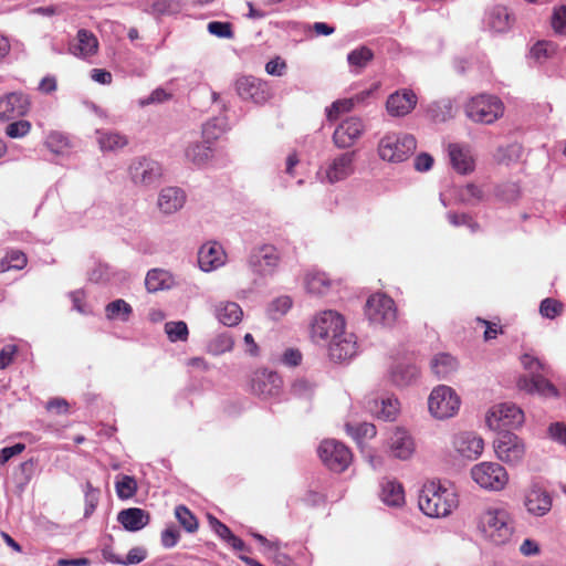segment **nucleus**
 Listing matches in <instances>:
<instances>
[{
  "instance_id": "obj_31",
  "label": "nucleus",
  "mask_w": 566,
  "mask_h": 566,
  "mask_svg": "<svg viewBox=\"0 0 566 566\" xmlns=\"http://www.w3.org/2000/svg\"><path fill=\"white\" fill-rule=\"evenodd\" d=\"M185 200V192L180 188L167 187L159 193L158 207L164 213L170 214L182 208Z\"/></svg>"
},
{
  "instance_id": "obj_36",
  "label": "nucleus",
  "mask_w": 566,
  "mask_h": 566,
  "mask_svg": "<svg viewBox=\"0 0 566 566\" xmlns=\"http://www.w3.org/2000/svg\"><path fill=\"white\" fill-rule=\"evenodd\" d=\"M430 367L438 378H447L457 370L458 361L450 354L440 353L433 356Z\"/></svg>"
},
{
  "instance_id": "obj_52",
  "label": "nucleus",
  "mask_w": 566,
  "mask_h": 566,
  "mask_svg": "<svg viewBox=\"0 0 566 566\" xmlns=\"http://www.w3.org/2000/svg\"><path fill=\"white\" fill-rule=\"evenodd\" d=\"M292 298L290 296H280L273 300L269 305V315L273 319H279L281 316L287 313L292 307Z\"/></svg>"
},
{
  "instance_id": "obj_61",
  "label": "nucleus",
  "mask_w": 566,
  "mask_h": 566,
  "mask_svg": "<svg viewBox=\"0 0 566 566\" xmlns=\"http://www.w3.org/2000/svg\"><path fill=\"white\" fill-rule=\"evenodd\" d=\"M147 557V551L144 547H133L125 558L120 557L119 565L129 566L142 563Z\"/></svg>"
},
{
  "instance_id": "obj_17",
  "label": "nucleus",
  "mask_w": 566,
  "mask_h": 566,
  "mask_svg": "<svg viewBox=\"0 0 566 566\" xmlns=\"http://www.w3.org/2000/svg\"><path fill=\"white\" fill-rule=\"evenodd\" d=\"M497 458L509 464H517L525 454V447L522 440L510 432L501 434L494 443Z\"/></svg>"
},
{
  "instance_id": "obj_55",
  "label": "nucleus",
  "mask_w": 566,
  "mask_h": 566,
  "mask_svg": "<svg viewBox=\"0 0 566 566\" xmlns=\"http://www.w3.org/2000/svg\"><path fill=\"white\" fill-rule=\"evenodd\" d=\"M137 490L136 481L129 475H124L119 481L116 482V492L119 499L132 497Z\"/></svg>"
},
{
  "instance_id": "obj_8",
  "label": "nucleus",
  "mask_w": 566,
  "mask_h": 566,
  "mask_svg": "<svg viewBox=\"0 0 566 566\" xmlns=\"http://www.w3.org/2000/svg\"><path fill=\"white\" fill-rule=\"evenodd\" d=\"M430 413L437 419L453 417L460 408V398L455 391L446 385L436 387L428 399Z\"/></svg>"
},
{
  "instance_id": "obj_40",
  "label": "nucleus",
  "mask_w": 566,
  "mask_h": 566,
  "mask_svg": "<svg viewBox=\"0 0 566 566\" xmlns=\"http://www.w3.org/2000/svg\"><path fill=\"white\" fill-rule=\"evenodd\" d=\"M370 95L369 91L361 92L354 98L338 99L332 103L326 109V116L328 120H336L342 113L350 112L355 105V102H361Z\"/></svg>"
},
{
  "instance_id": "obj_16",
  "label": "nucleus",
  "mask_w": 566,
  "mask_h": 566,
  "mask_svg": "<svg viewBox=\"0 0 566 566\" xmlns=\"http://www.w3.org/2000/svg\"><path fill=\"white\" fill-rule=\"evenodd\" d=\"M282 378L276 371L259 369L251 379L253 394L266 399L277 397L282 390Z\"/></svg>"
},
{
  "instance_id": "obj_15",
  "label": "nucleus",
  "mask_w": 566,
  "mask_h": 566,
  "mask_svg": "<svg viewBox=\"0 0 566 566\" xmlns=\"http://www.w3.org/2000/svg\"><path fill=\"white\" fill-rule=\"evenodd\" d=\"M235 90L243 101H251L259 105L264 104L271 97L268 84L251 75L238 78Z\"/></svg>"
},
{
  "instance_id": "obj_7",
  "label": "nucleus",
  "mask_w": 566,
  "mask_h": 566,
  "mask_svg": "<svg viewBox=\"0 0 566 566\" xmlns=\"http://www.w3.org/2000/svg\"><path fill=\"white\" fill-rule=\"evenodd\" d=\"M485 421L492 430L518 428L524 422V412L515 403L503 402L488 411Z\"/></svg>"
},
{
  "instance_id": "obj_12",
  "label": "nucleus",
  "mask_w": 566,
  "mask_h": 566,
  "mask_svg": "<svg viewBox=\"0 0 566 566\" xmlns=\"http://www.w3.org/2000/svg\"><path fill=\"white\" fill-rule=\"evenodd\" d=\"M281 262L280 251L272 244H262L251 250L248 264L259 275H272Z\"/></svg>"
},
{
  "instance_id": "obj_1",
  "label": "nucleus",
  "mask_w": 566,
  "mask_h": 566,
  "mask_svg": "<svg viewBox=\"0 0 566 566\" xmlns=\"http://www.w3.org/2000/svg\"><path fill=\"white\" fill-rule=\"evenodd\" d=\"M521 363L528 375L521 376L517 379L518 389L544 398H556L559 396L558 389L547 379V377L553 375L551 366L531 354H524L521 357Z\"/></svg>"
},
{
  "instance_id": "obj_33",
  "label": "nucleus",
  "mask_w": 566,
  "mask_h": 566,
  "mask_svg": "<svg viewBox=\"0 0 566 566\" xmlns=\"http://www.w3.org/2000/svg\"><path fill=\"white\" fill-rule=\"evenodd\" d=\"M426 114L434 123H444L454 116L453 103L448 97L430 102L426 106Z\"/></svg>"
},
{
  "instance_id": "obj_37",
  "label": "nucleus",
  "mask_w": 566,
  "mask_h": 566,
  "mask_svg": "<svg viewBox=\"0 0 566 566\" xmlns=\"http://www.w3.org/2000/svg\"><path fill=\"white\" fill-rule=\"evenodd\" d=\"M381 500L389 506H400L405 502L402 485L395 480H386L381 483Z\"/></svg>"
},
{
  "instance_id": "obj_6",
  "label": "nucleus",
  "mask_w": 566,
  "mask_h": 566,
  "mask_svg": "<svg viewBox=\"0 0 566 566\" xmlns=\"http://www.w3.org/2000/svg\"><path fill=\"white\" fill-rule=\"evenodd\" d=\"M471 478L480 488L489 491H501L509 482L505 468L496 462H481L473 465Z\"/></svg>"
},
{
  "instance_id": "obj_44",
  "label": "nucleus",
  "mask_w": 566,
  "mask_h": 566,
  "mask_svg": "<svg viewBox=\"0 0 566 566\" xmlns=\"http://www.w3.org/2000/svg\"><path fill=\"white\" fill-rule=\"evenodd\" d=\"M373 57V51L368 46L361 45L347 54V62L350 67H354L356 71H358L366 67Z\"/></svg>"
},
{
  "instance_id": "obj_54",
  "label": "nucleus",
  "mask_w": 566,
  "mask_h": 566,
  "mask_svg": "<svg viewBox=\"0 0 566 566\" xmlns=\"http://www.w3.org/2000/svg\"><path fill=\"white\" fill-rule=\"evenodd\" d=\"M563 304L552 297L544 298L539 305V313L543 317L554 319L560 314Z\"/></svg>"
},
{
  "instance_id": "obj_18",
  "label": "nucleus",
  "mask_w": 566,
  "mask_h": 566,
  "mask_svg": "<svg viewBox=\"0 0 566 566\" xmlns=\"http://www.w3.org/2000/svg\"><path fill=\"white\" fill-rule=\"evenodd\" d=\"M452 446L463 459L475 460L483 452L484 441L472 431H462L453 436Z\"/></svg>"
},
{
  "instance_id": "obj_26",
  "label": "nucleus",
  "mask_w": 566,
  "mask_h": 566,
  "mask_svg": "<svg viewBox=\"0 0 566 566\" xmlns=\"http://www.w3.org/2000/svg\"><path fill=\"white\" fill-rule=\"evenodd\" d=\"M388 446L392 457L407 460L415 451L411 436L402 428H395L388 438Z\"/></svg>"
},
{
  "instance_id": "obj_62",
  "label": "nucleus",
  "mask_w": 566,
  "mask_h": 566,
  "mask_svg": "<svg viewBox=\"0 0 566 566\" xmlns=\"http://www.w3.org/2000/svg\"><path fill=\"white\" fill-rule=\"evenodd\" d=\"M211 347L214 354L230 352L233 347V339L228 334H221L213 340Z\"/></svg>"
},
{
  "instance_id": "obj_41",
  "label": "nucleus",
  "mask_w": 566,
  "mask_h": 566,
  "mask_svg": "<svg viewBox=\"0 0 566 566\" xmlns=\"http://www.w3.org/2000/svg\"><path fill=\"white\" fill-rule=\"evenodd\" d=\"M229 128L226 116H217L206 122L202 126V135L206 143L218 139Z\"/></svg>"
},
{
  "instance_id": "obj_43",
  "label": "nucleus",
  "mask_w": 566,
  "mask_h": 566,
  "mask_svg": "<svg viewBox=\"0 0 566 566\" xmlns=\"http://www.w3.org/2000/svg\"><path fill=\"white\" fill-rule=\"evenodd\" d=\"M207 143H193L186 149V158L196 166L205 165L211 157L212 150Z\"/></svg>"
},
{
  "instance_id": "obj_30",
  "label": "nucleus",
  "mask_w": 566,
  "mask_h": 566,
  "mask_svg": "<svg viewBox=\"0 0 566 566\" xmlns=\"http://www.w3.org/2000/svg\"><path fill=\"white\" fill-rule=\"evenodd\" d=\"M177 285L176 277L172 273L164 269H151L145 277V286L149 293L163 290H169Z\"/></svg>"
},
{
  "instance_id": "obj_22",
  "label": "nucleus",
  "mask_w": 566,
  "mask_h": 566,
  "mask_svg": "<svg viewBox=\"0 0 566 566\" xmlns=\"http://www.w3.org/2000/svg\"><path fill=\"white\" fill-rule=\"evenodd\" d=\"M365 407L377 419L384 421H394L399 411L398 399L392 396L368 397Z\"/></svg>"
},
{
  "instance_id": "obj_24",
  "label": "nucleus",
  "mask_w": 566,
  "mask_h": 566,
  "mask_svg": "<svg viewBox=\"0 0 566 566\" xmlns=\"http://www.w3.org/2000/svg\"><path fill=\"white\" fill-rule=\"evenodd\" d=\"M226 262V253L218 242H207L198 251V264L203 272L217 270Z\"/></svg>"
},
{
  "instance_id": "obj_29",
  "label": "nucleus",
  "mask_w": 566,
  "mask_h": 566,
  "mask_svg": "<svg viewBox=\"0 0 566 566\" xmlns=\"http://www.w3.org/2000/svg\"><path fill=\"white\" fill-rule=\"evenodd\" d=\"M149 514L139 507H129L122 510L117 515V521L128 532H138L148 525Z\"/></svg>"
},
{
  "instance_id": "obj_25",
  "label": "nucleus",
  "mask_w": 566,
  "mask_h": 566,
  "mask_svg": "<svg viewBox=\"0 0 566 566\" xmlns=\"http://www.w3.org/2000/svg\"><path fill=\"white\" fill-rule=\"evenodd\" d=\"M417 104V95L411 90L397 91L389 95L386 107L392 116L409 114Z\"/></svg>"
},
{
  "instance_id": "obj_2",
  "label": "nucleus",
  "mask_w": 566,
  "mask_h": 566,
  "mask_svg": "<svg viewBox=\"0 0 566 566\" xmlns=\"http://www.w3.org/2000/svg\"><path fill=\"white\" fill-rule=\"evenodd\" d=\"M419 509L430 517H444L457 506L453 491L442 488L439 483L424 484L418 497Z\"/></svg>"
},
{
  "instance_id": "obj_51",
  "label": "nucleus",
  "mask_w": 566,
  "mask_h": 566,
  "mask_svg": "<svg viewBox=\"0 0 566 566\" xmlns=\"http://www.w3.org/2000/svg\"><path fill=\"white\" fill-rule=\"evenodd\" d=\"M555 52L554 43L549 41L536 42L530 51V56L537 63H542Z\"/></svg>"
},
{
  "instance_id": "obj_19",
  "label": "nucleus",
  "mask_w": 566,
  "mask_h": 566,
  "mask_svg": "<svg viewBox=\"0 0 566 566\" xmlns=\"http://www.w3.org/2000/svg\"><path fill=\"white\" fill-rule=\"evenodd\" d=\"M364 129L365 126L359 117H348L334 130L333 142L338 148H348L361 136Z\"/></svg>"
},
{
  "instance_id": "obj_50",
  "label": "nucleus",
  "mask_w": 566,
  "mask_h": 566,
  "mask_svg": "<svg viewBox=\"0 0 566 566\" xmlns=\"http://www.w3.org/2000/svg\"><path fill=\"white\" fill-rule=\"evenodd\" d=\"M484 197L483 190L474 184H468L460 191L461 200L469 206L479 205L484 200Z\"/></svg>"
},
{
  "instance_id": "obj_53",
  "label": "nucleus",
  "mask_w": 566,
  "mask_h": 566,
  "mask_svg": "<svg viewBox=\"0 0 566 566\" xmlns=\"http://www.w3.org/2000/svg\"><path fill=\"white\" fill-rule=\"evenodd\" d=\"M291 390L298 398L310 399L314 395L315 385L306 378H298L292 384Z\"/></svg>"
},
{
  "instance_id": "obj_11",
  "label": "nucleus",
  "mask_w": 566,
  "mask_h": 566,
  "mask_svg": "<svg viewBox=\"0 0 566 566\" xmlns=\"http://www.w3.org/2000/svg\"><path fill=\"white\" fill-rule=\"evenodd\" d=\"M317 452L322 462L334 472L345 471L352 461L350 450L334 439L322 441Z\"/></svg>"
},
{
  "instance_id": "obj_49",
  "label": "nucleus",
  "mask_w": 566,
  "mask_h": 566,
  "mask_svg": "<svg viewBox=\"0 0 566 566\" xmlns=\"http://www.w3.org/2000/svg\"><path fill=\"white\" fill-rule=\"evenodd\" d=\"M165 332L170 342H185L188 338V326L184 321L167 322Z\"/></svg>"
},
{
  "instance_id": "obj_45",
  "label": "nucleus",
  "mask_w": 566,
  "mask_h": 566,
  "mask_svg": "<svg viewBox=\"0 0 566 566\" xmlns=\"http://www.w3.org/2000/svg\"><path fill=\"white\" fill-rule=\"evenodd\" d=\"M175 516L186 532L195 533L198 530V520L186 505H177L175 509Z\"/></svg>"
},
{
  "instance_id": "obj_46",
  "label": "nucleus",
  "mask_w": 566,
  "mask_h": 566,
  "mask_svg": "<svg viewBox=\"0 0 566 566\" xmlns=\"http://www.w3.org/2000/svg\"><path fill=\"white\" fill-rule=\"evenodd\" d=\"M346 431L358 443H360L363 439L374 438L377 433L376 427L369 422H363L356 426L352 423H346Z\"/></svg>"
},
{
  "instance_id": "obj_57",
  "label": "nucleus",
  "mask_w": 566,
  "mask_h": 566,
  "mask_svg": "<svg viewBox=\"0 0 566 566\" xmlns=\"http://www.w3.org/2000/svg\"><path fill=\"white\" fill-rule=\"evenodd\" d=\"M207 30L210 34L220 39L233 38L232 24L230 22L211 21L208 23Z\"/></svg>"
},
{
  "instance_id": "obj_9",
  "label": "nucleus",
  "mask_w": 566,
  "mask_h": 566,
  "mask_svg": "<svg viewBox=\"0 0 566 566\" xmlns=\"http://www.w3.org/2000/svg\"><path fill=\"white\" fill-rule=\"evenodd\" d=\"M366 316L374 325L391 327L397 321V307L394 300L385 294L371 295L366 303Z\"/></svg>"
},
{
  "instance_id": "obj_14",
  "label": "nucleus",
  "mask_w": 566,
  "mask_h": 566,
  "mask_svg": "<svg viewBox=\"0 0 566 566\" xmlns=\"http://www.w3.org/2000/svg\"><path fill=\"white\" fill-rule=\"evenodd\" d=\"M553 499L551 493L538 482H533L524 494V506L533 516H544L551 510Z\"/></svg>"
},
{
  "instance_id": "obj_35",
  "label": "nucleus",
  "mask_w": 566,
  "mask_h": 566,
  "mask_svg": "<svg viewBox=\"0 0 566 566\" xmlns=\"http://www.w3.org/2000/svg\"><path fill=\"white\" fill-rule=\"evenodd\" d=\"M418 375L419 368L410 363H398L390 370L391 381L400 387L411 384Z\"/></svg>"
},
{
  "instance_id": "obj_63",
  "label": "nucleus",
  "mask_w": 566,
  "mask_h": 566,
  "mask_svg": "<svg viewBox=\"0 0 566 566\" xmlns=\"http://www.w3.org/2000/svg\"><path fill=\"white\" fill-rule=\"evenodd\" d=\"M548 437L566 446V426L562 422L551 423L547 429Z\"/></svg>"
},
{
  "instance_id": "obj_64",
  "label": "nucleus",
  "mask_w": 566,
  "mask_h": 566,
  "mask_svg": "<svg viewBox=\"0 0 566 566\" xmlns=\"http://www.w3.org/2000/svg\"><path fill=\"white\" fill-rule=\"evenodd\" d=\"M552 27L556 32L566 34V7H560L554 11Z\"/></svg>"
},
{
  "instance_id": "obj_5",
  "label": "nucleus",
  "mask_w": 566,
  "mask_h": 566,
  "mask_svg": "<svg viewBox=\"0 0 566 566\" xmlns=\"http://www.w3.org/2000/svg\"><path fill=\"white\" fill-rule=\"evenodd\" d=\"M504 113L502 101L495 95L480 94L472 97L465 105L467 116L482 124H492Z\"/></svg>"
},
{
  "instance_id": "obj_39",
  "label": "nucleus",
  "mask_w": 566,
  "mask_h": 566,
  "mask_svg": "<svg viewBox=\"0 0 566 566\" xmlns=\"http://www.w3.org/2000/svg\"><path fill=\"white\" fill-rule=\"evenodd\" d=\"M133 314V307L123 298L109 302L105 306V317L108 321H119L126 323Z\"/></svg>"
},
{
  "instance_id": "obj_38",
  "label": "nucleus",
  "mask_w": 566,
  "mask_h": 566,
  "mask_svg": "<svg viewBox=\"0 0 566 566\" xmlns=\"http://www.w3.org/2000/svg\"><path fill=\"white\" fill-rule=\"evenodd\" d=\"M243 315L241 307L234 302L220 303L216 307V316L226 326L239 324Z\"/></svg>"
},
{
  "instance_id": "obj_60",
  "label": "nucleus",
  "mask_w": 566,
  "mask_h": 566,
  "mask_svg": "<svg viewBox=\"0 0 566 566\" xmlns=\"http://www.w3.org/2000/svg\"><path fill=\"white\" fill-rule=\"evenodd\" d=\"M180 538V532L175 525L166 527L160 535L161 545L165 548L175 547Z\"/></svg>"
},
{
  "instance_id": "obj_4",
  "label": "nucleus",
  "mask_w": 566,
  "mask_h": 566,
  "mask_svg": "<svg viewBox=\"0 0 566 566\" xmlns=\"http://www.w3.org/2000/svg\"><path fill=\"white\" fill-rule=\"evenodd\" d=\"M482 532L494 544L506 543L513 534V523L510 513L504 509H490L481 516Z\"/></svg>"
},
{
  "instance_id": "obj_23",
  "label": "nucleus",
  "mask_w": 566,
  "mask_h": 566,
  "mask_svg": "<svg viewBox=\"0 0 566 566\" xmlns=\"http://www.w3.org/2000/svg\"><path fill=\"white\" fill-rule=\"evenodd\" d=\"M355 151L343 153L327 165L325 177L329 184L346 179L354 172Z\"/></svg>"
},
{
  "instance_id": "obj_32",
  "label": "nucleus",
  "mask_w": 566,
  "mask_h": 566,
  "mask_svg": "<svg viewBox=\"0 0 566 566\" xmlns=\"http://www.w3.org/2000/svg\"><path fill=\"white\" fill-rule=\"evenodd\" d=\"M76 40V43L70 48L75 56L87 57L96 53L98 41L92 32L81 29L77 32Z\"/></svg>"
},
{
  "instance_id": "obj_21",
  "label": "nucleus",
  "mask_w": 566,
  "mask_h": 566,
  "mask_svg": "<svg viewBox=\"0 0 566 566\" xmlns=\"http://www.w3.org/2000/svg\"><path fill=\"white\" fill-rule=\"evenodd\" d=\"M29 96L22 92H11L0 98V118L12 119L24 116L30 108Z\"/></svg>"
},
{
  "instance_id": "obj_27",
  "label": "nucleus",
  "mask_w": 566,
  "mask_h": 566,
  "mask_svg": "<svg viewBox=\"0 0 566 566\" xmlns=\"http://www.w3.org/2000/svg\"><path fill=\"white\" fill-rule=\"evenodd\" d=\"M448 155L450 164L457 172L468 175L474 170V159L469 146L449 144Z\"/></svg>"
},
{
  "instance_id": "obj_47",
  "label": "nucleus",
  "mask_w": 566,
  "mask_h": 566,
  "mask_svg": "<svg viewBox=\"0 0 566 566\" xmlns=\"http://www.w3.org/2000/svg\"><path fill=\"white\" fill-rule=\"evenodd\" d=\"M84 499H85V509H84V517H90L95 509L98 505L101 491L98 488H94L91 482H86L83 485Z\"/></svg>"
},
{
  "instance_id": "obj_56",
  "label": "nucleus",
  "mask_w": 566,
  "mask_h": 566,
  "mask_svg": "<svg viewBox=\"0 0 566 566\" xmlns=\"http://www.w3.org/2000/svg\"><path fill=\"white\" fill-rule=\"evenodd\" d=\"M31 130V123L25 119H19L9 123L6 127V134L10 138H22L27 136Z\"/></svg>"
},
{
  "instance_id": "obj_20",
  "label": "nucleus",
  "mask_w": 566,
  "mask_h": 566,
  "mask_svg": "<svg viewBox=\"0 0 566 566\" xmlns=\"http://www.w3.org/2000/svg\"><path fill=\"white\" fill-rule=\"evenodd\" d=\"M326 344H328L329 357L334 361L350 359L357 352L355 335L345 332V329L339 334H334V338Z\"/></svg>"
},
{
  "instance_id": "obj_13",
  "label": "nucleus",
  "mask_w": 566,
  "mask_h": 566,
  "mask_svg": "<svg viewBox=\"0 0 566 566\" xmlns=\"http://www.w3.org/2000/svg\"><path fill=\"white\" fill-rule=\"evenodd\" d=\"M129 175L134 184L150 186L159 181L163 175L161 165L147 157L135 158L129 166Z\"/></svg>"
},
{
  "instance_id": "obj_42",
  "label": "nucleus",
  "mask_w": 566,
  "mask_h": 566,
  "mask_svg": "<svg viewBox=\"0 0 566 566\" xmlns=\"http://www.w3.org/2000/svg\"><path fill=\"white\" fill-rule=\"evenodd\" d=\"M331 280L325 273L310 272L305 276V289L308 293L322 295L329 289Z\"/></svg>"
},
{
  "instance_id": "obj_48",
  "label": "nucleus",
  "mask_w": 566,
  "mask_h": 566,
  "mask_svg": "<svg viewBox=\"0 0 566 566\" xmlns=\"http://www.w3.org/2000/svg\"><path fill=\"white\" fill-rule=\"evenodd\" d=\"M45 144L48 148L55 154H63L71 147L69 137L61 132H51L46 136Z\"/></svg>"
},
{
  "instance_id": "obj_34",
  "label": "nucleus",
  "mask_w": 566,
  "mask_h": 566,
  "mask_svg": "<svg viewBox=\"0 0 566 566\" xmlns=\"http://www.w3.org/2000/svg\"><path fill=\"white\" fill-rule=\"evenodd\" d=\"M95 134L102 151H115L128 144L127 137L118 132L97 129Z\"/></svg>"
},
{
  "instance_id": "obj_58",
  "label": "nucleus",
  "mask_w": 566,
  "mask_h": 566,
  "mask_svg": "<svg viewBox=\"0 0 566 566\" xmlns=\"http://www.w3.org/2000/svg\"><path fill=\"white\" fill-rule=\"evenodd\" d=\"M171 97V93L167 92L163 87H157L147 97L139 98L138 105L140 107H145L151 104H161L169 101Z\"/></svg>"
},
{
  "instance_id": "obj_10",
  "label": "nucleus",
  "mask_w": 566,
  "mask_h": 566,
  "mask_svg": "<svg viewBox=\"0 0 566 566\" xmlns=\"http://www.w3.org/2000/svg\"><path fill=\"white\" fill-rule=\"evenodd\" d=\"M345 329V319L336 311H323L315 316L312 323V338L318 344H326Z\"/></svg>"
},
{
  "instance_id": "obj_59",
  "label": "nucleus",
  "mask_w": 566,
  "mask_h": 566,
  "mask_svg": "<svg viewBox=\"0 0 566 566\" xmlns=\"http://www.w3.org/2000/svg\"><path fill=\"white\" fill-rule=\"evenodd\" d=\"M114 272L108 264L99 263L91 272L90 280L95 283H106L112 280Z\"/></svg>"
},
{
  "instance_id": "obj_28",
  "label": "nucleus",
  "mask_w": 566,
  "mask_h": 566,
  "mask_svg": "<svg viewBox=\"0 0 566 566\" xmlns=\"http://www.w3.org/2000/svg\"><path fill=\"white\" fill-rule=\"evenodd\" d=\"M514 22V15L504 6H494L485 13V24L495 33L510 31Z\"/></svg>"
},
{
  "instance_id": "obj_3",
  "label": "nucleus",
  "mask_w": 566,
  "mask_h": 566,
  "mask_svg": "<svg viewBox=\"0 0 566 566\" xmlns=\"http://www.w3.org/2000/svg\"><path fill=\"white\" fill-rule=\"evenodd\" d=\"M416 148L417 140L412 135L390 133L379 140L378 154L382 160L401 163L409 158Z\"/></svg>"
}]
</instances>
